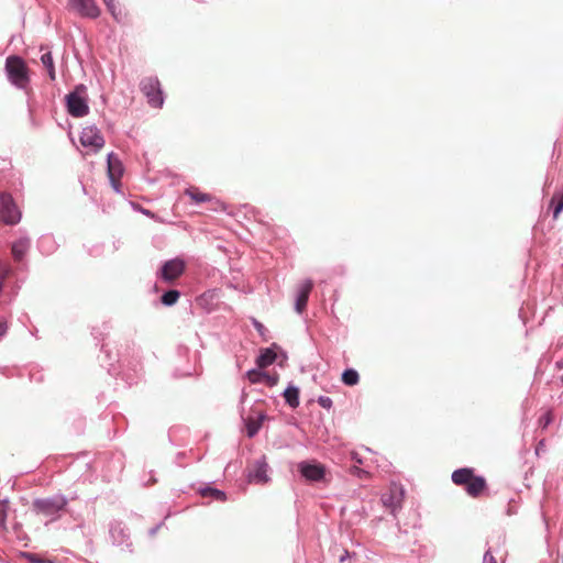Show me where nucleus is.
<instances>
[{"mask_svg": "<svg viewBox=\"0 0 563 563\" xmlns=\"http://www.w3.org/2000/svg\"><path fill=\"white\" fill-rule=\"evenodd\" d=\"M451 478L455 485L464 487L466 493L473 498L479 497L487 488L486 479L483 476L476 475L474 470L470 467L455 470Z\"/></svg>", "mask_w": 563, "mask_h": 563, "instance_id": "nucleus-1", "label": "nucleus"}, {"mask_svg": "<svg viewBox=\"0 0 563 563\" xmlns=\"http://www.w3.org/2000/svg\"><path fill=\"white\" fill-rule=\"evenodd\" d=\"M5 70L10 81L18 88H24L29 84L27 67L19 56H9L5 60Z\"/></svg>", "mask_w": 563, "mask_h": 563, "instance_id": "nucleus-2", "label": "nucleus"}, {"mask_svg": "<svg viewBox=\"0 0 563 563\" xmlns=\"http://www.w3.org/2000/svg\"><path fill=\"white\" fill-rule=\"evenodd\" d=\"M140 88L151 107L161 108L163 106V91L157 77L150 76L143 78L140 82Z\"/></svg>", "mask_w": 563, "mask_h": 563, "instance_id": "nucleus-3", "label": "nucleus"}, {"mask_svg": "<svg viewBox=\"0 0 563 563\" xmlns=\"http://www.w3.org/2000/svg\"><path fill=\"white\" fill-rule=\"evenodd\" d=\"M67 110L73 117H84L88 113V104L86 101V87L79 85L75 90L66 96Z\"/></svg>", "mask_w": 563, "mask_h": 563, "instance_id": "nucleus-4", "label": "nucleus"}, {"mask_svg": "<svg viewBox=\"0 0 563 563\" xmlns=\"http://www.w3.org/2000/svg\"><path fill=\"white\" fill-rule=\"evenodd\" d=\"M21 214L13 199L8 194H0V221L5 224H15L20 221Z\"/></svg>", "mask_w": 563, "mask_h": 563, "instance_id": "nucleus-5", "label": "nucleus"}, {"mask_svg": "<svg viewBox=\"0 0 563 563\" xmlns=\"http://www.w3.org/2000/svg\"><path fill=\"white\" fill-rule=\"evenodd\" d=\"M185 195L188 196L195 203H210V210L219 211L224 210V205L210 194L202 192L198 187H189L185 190Z\"/></svg>", "mask_w": 563, "mask_h": 563, "instance_id": "nucleus-6", "label": "nucleus"}, {"mask_svg": "<svg viewBox=\"0 0 563 563\" xmlns=\"http://www.w3.org/2000/svg\"><path fill=\"white\" fill-rule=\"evenodd\" d=\"M79 140L84 147H90L93 152H98L104 145L103 136L95 126L84 128Z\"/></svg>", "mask_w": 563, "mask_h": 563, "instance_id": "nucleus-7", "label": "nucleus"}, {"mask_svg": "<svg viewBox=\"0 0 563 563\" xmlns=\"http://www.w3.org/2000/svg\"><path fill=\"white\" fill-rule=\"evenodd\" d=\"M185 268L186 264L183 260H169L162 266L159 275L165 282L173 283L184 274Z\"/></svg>", "mask_w": 563, "mask_h": 563, "instance_id": "nucleus-8", "label": "nucleus"}, {"mask_svg": "<svg viewBox=\"0 0 563 563\" xmlns=\"http://www.w3.org/2000/svg\"><path fill=\"white\" fill-rule=\"evenodd\" d=\"M405 489L401 485L393 483L388 492L382 496V501L385 507L389 508L393 512L398 509L404 500Z\"/></svg>", "mask_w": 563, "mask_h": 563, "instance_id": "nucleus-9", "label": "nucleus"}, {"mask_svg": "<svg viewBox=\"0 0 563 563\" xmlns=\"http://www.w3.org/2000/svg\"><path fill=\"white\" fill-rule=\"evenodd\" d=\"M298 470L301 475L310 482H320L325 475V467L317 462H301L298 464Z\"/></svg>", "mask_w": 563, "mask_h": 563, "instance_id": "nucleus-10", "label": "nucleus"}, {"mask_svg": "<svg viewBox=\"0 0 563 563\" xmlns=\"http://www.w3.org/2000/svg\"><path fill=\"white\" fill-rule=\"evenodd\" d=\"M69 8L81 16L98 18L100 9L95 3V0H70Z\"/></svg>", "mask_w": 563, "mask_h": 563, "instance_id": "nucleus-11", "label": "nucleus"}, {"mask_svg": "<svg viewBox=\"0 0 563 563\" xmlns=\"http://www.w3.org/2000/svg\"><path fill=\"white\" fill-rule=\"evenodd\" d=\"M66 505V500L60 499H38L35 500L33 506L38 514L44 516H54L60 511Z\"/></svg>", "mask_w": 563, "mask_h": 563, "instance_id": "nucleus-12", "label": "nucleus"}, {"mask_svg": "<svg viewBox=\"0 0 563 563\" xmlns=\"http://www.w3.org/2000/svg\"><path fill=\"white\" fill-rule=\"evenodd\" d=\"M123 174V165L119 157L110 153L108 155V176L110 178L111 185L115 190H119L120 178Z\"/></svg>", "mask_w": 563, "mask_h": 563, "instance_id": "nucleus-13", "label": "nucleus"}, {"mask_svg": "<svg viewBox=\"0 0 563 563\" xmlns=\"http://www.w3.org/2000/svg\"><path fill=\"white\" fill-rule=\"evenodd\" d=\"M266 419L265 413L261 409H252L251 415L245 419L247 435L254 437L262 427L263 421Z\"/></svg>", "mask_w": 563, "mask_h": 563, "instance_id": "nucleus-14", "label": "nucleus"}, {"mask_svg": "<svg viewBox=\"0 0 563 563\" xmlns=\"http://www.w3.org/2000/svg\"><path fill=\"white\" fill-rule=\"evenodd\" d=\"M313 288L312 280H306L299 286L298 295L296 298L295 308L297 312L301 313L306 307L309 299V295Z\"/></svg>", "mask_w": 563, "mask_h": 563, "instance_id": "nucleus-15", "label": "nucleus"}, {"mask_svg": "<svg viewBox=\"0 0 563 563\" xmlns=\"http://www.w3.org/2000/svg\"><path fill=\"white\" fill-rule=\"evenodd\" d=\"M251 481H255L256 483H266L268 481L267 477V464L266 463H257L253 473L251 474Z\"/></svg>", "mask_w": 563, "mask_h": 563, "instance_id": "nucleus-16", "label": "nucleus"}, {"mask_svg": "<svg viewBox=\"0 0 563 563\" xmlns=\"http://www.w3.org/2000/svg\"><path fill=\"white\" fill-rule=\"evenodd\" d=\"M276 354L271 349H265L261 352L260 356L256 360V364L258 367L264 368L275 362Z\"/></svg>", "mask_w": 563, "mask_h": 563, "instance_id": "nucleus-17", "label": "nucleus"}, {"mask_svg": "<svg viewBox=\"0 0 563 563\" xmlns=\"http://www.w3.org/2000/svg\"><path fill=\"white\" fill-rule=\"evenodd\" d=\"M103 2L107 5L108 10L113 15V18L118 22H122L123 19L126 16V13L122 11L119 3L115 0H103Z\"/></svg>", "mask_w": 563, "mask_h": 563, "instance_id": "nucleus-18", "label": "nucleus"}, {"mask_svg": "<svg viewBox=\"0 0 563 563\" xmlns=\"http://www.w3.org/2000/svg\"><path fill=\"white\" fill-rule=\"evenodd\" d=\"M284 398L291 408H297L299 406V389L289 386L284 393Z\"/></svg>", "mask_w": 563, "mask_h": 563, "instance_id": "nucleus-19", "label": "nucleus"}, {"mask_svg": "<svg viewBox=\"0 0 563 563\" xmlns=\"http://www.w3.org/2000/svg\"><path fill=\"white\" fill-rule=\"evenodd\" d=\"M29 247L27 240H19L12 245V255L15 261H21Z\"/></svg>", "mask_w": 563, "mask_h": 563, "instance_id": "nucleus-20", "label": "nucleus"}, {"mask_svg": "<svg viewBox=\"0 0 563 563\" xmlns=\"http://www.w3.org/2000/svg\"><path fill=\"white\" fill-rule=\"evenodd\" d=\"M41 62H42L44 68L47 70V74H48L51 80H55V78H56L55 67H54V62H53L51 52L44 53L41 56Z\"/></svg>", "mask_w": 563, "mask_h": 563, "instance_id": "nucleus-21", "label": "nucleus"}, {"mask_svg": "<svg viewBox=\"0 0 563 563\" xmlns=\"http://www.w3.org/2000/svg\"><path fill=\"white\" fill-rule=\"evenodd\" d=\"M9 511V501L1 500L0 501V533H4L7 531V518Z\"/></svg>", "mask_w": 563, "mask_h": 563, "instance_id": "nucleus-22", "label": "nucleus"}, {"mask_svg": "<svg viewBox=\"0 0 563 563\" xmlns=\"http://www.w3.org/2000/svg\"><path fill=\"white\" fill-rule=\"evenodd\" d=\"M360 376L355 369H345L342 374V382L347 386H354L358 383Z\"/></svg>", "mask_w": 563, "mask_h": 563, "instance_id": "nucleus-23", "label": "nucleus"}, {"mask_svg": "<svg viewBox=\"0 0 563 563\" xmlns=\"http://www.w3.org/2000/svg\"><path fill=\"white\" fill-rule=\"evenodd\" d=\"M179 296L180 294L178 290H168L162 296V302L165 306H172L177 302Z\"/></svg>", "mask_w": 563, "mask_h": 563, "instance_id": "nucleus-24", "label": "nucleus"}, {"mask_svg": "<svg viewBox=\"0 0 563 563\" xmlns=\"http://www.w3.org/2000/svg\"><path fill=\"white\" fill-rule=\"evenodd\" d=\"M202 496H211L217 500L224 501L225 500V494L219 489L216 488H206L201 492Z\"/></svg>", "mask_w": 563, "mask_h": 563, "instance_id": "nucleus-25", "label": "nucleus"}, {"mask_svg": "<svg viewBox=\"0 0 563 563\" xmlns=\"http://www.w3.org/2000/svg\"><path fill=\"white\" fill-rule=\"evenodd\" d=\"M246 376L252 384H256L263 382L265 373H262L256 369H251L246 373Z\"/></svg>", "mask_w": 563, "mask_h": 563, "instance_id": "nucleus-26", "label": "nucleus"}, {"mask_svg": "<svg viewBox=\"0 0 563 563\" xmlns=\"http://www.w3.org/2000/svg\"><path fill=\"white\" fill-rule=\"evenodd\" d=\"M553 420V415L551 411L545 412L540 419L539 424L541 428L545 429Z\"/></svg>", "mask_w": 563, "mask_h": 563, "instance_id": "nucleus-27", "label": "nucleus"}, {"mask_svg": "<svg viewBox=\"0 0 563 563\" xmlns=\"http://www.w3.org/2000/svg\"><path fill=\"white\" fill-rule=\"evenodd\" d=\"M563 210V192L560 195L559 202L554 207L553 218L556 220Z\"/></svg>", "mask_w": 563, "mask_h": 563, "instance_id": "nucleus-28", "label": "nucleus"}, {"mask_svg": "<svg viewBox=\"0 0 563 563\" xmlns=\"http://www.w3.org/2000/svg\"><path fill=\"white\" fill-rule=\"evenodd\" d=\"M318 404L325 409H330L332 407V400L330 397L327 396L319 397Z\"/></svg>", "mask_w": 563, "mask_h": 563, "instance_id": "nucleus-29", "label": "nucleus"}, {"mask_svg": "<svg viewBox=\"0 0 563 563\" xmlns=\"http://www.w3.org/2000/svg\"><path fill=\"white\" fill-rule=\"evenodd\" d=\"M351 473L357 475L360 478H367L369 475L368 472H366L357 466H353L351 468Z\"/></svg>", "mask_w": 563, "mask_h": 563, "instance_id": "nucleus-30", "label": "nucleus"}, {"mask_svg": "<svg viewBox=\"0 0 563 563\" xmlns=\"http://www.w3.org/2000/svg\"><path fill=\"white\" fill-rule=\"evenodd\" d=\"M8 331V323L7 320L3 318H0V338L3 336Z\"/></svg>", "mask_w": 563, "mask_h": 563, "instance_id": "nucleus-31", "label": "nucleus"}, {"mask_svg": "<svg viewBox=\"0 0 563 563\" xmlns=\"http://www.w3.org/2000/svg\"><path fill=\"white\" fill-rule=\"evenodd\" d=\"M263 382H265L268 386H274L277 383V377L265 374Z\"/></svg>", "mask_w": 563, "mask_h": 563, "instance_id": "nucleus-32", "label": "nucleus"}, {"mask_svg": "<svg viewBox=\"0 0 563 563\" xmlns=\"http://www.w3.org/2000/svg\"><path fill=\"white\" fill-rule=\"evenodd\" d=\"M484 562L485 563H498L497 560L494 558L490 551H487L484 555Z\"/></svg>", "mask_w": 563, "mask_h": 563, "instance_id": "nucleus-33", "label": "nucleus"}, {"mask_svg": "<svg viewBox=\"0 0 563 563\" xmlns=\"http://www.w3.org/2000/svg\"><path fill=\"white\" fill-rule=\"evenodd\" d=\"M26 558H27L31 562H33V563H45V561H44V560L38 559L36 554H31V553H29V554H26Z\"/></svg>", "mask_w": 563, "mask_h": 563, "instance_id": "nucleus-34", "label": "nucleus"}, {"mask_svg": "<svg viewBox=\"0 0 563 563\" xmlns=\"http://www.w3.org/2000/svg\"><path fill=\"white\" fill-rule=\"evenodd\" d=\"M253 323H254L255 329H256L261 334H263V332H264V330H265V327H264L261 322H258V321H256V320H254V322H253Z\"/></svg>", "mask_w": 563, "mask_h": 563, "instance_id": "nucleus-35", "label": "nucleus"}, {"mask_svg": "<svg viewBox=\"0 0 563 563\" xmlns=\"http://www.w3.org/2000/svg\"><path fill=\"white\" fill-rule=\"evenodd\" d=\"M352 460H354L356 463H360V464L362 463V460L358 459L357 454L354 452L352 453Z\"/></svg>", "mask_w": 563, "mask_h": 563, "instance_id": "nucleus-36", "label": "nucleus"}, {"mask_svg": "<svg viewBox=\"0 0 563 563\" xmlns=\"http://www.w3.org/2000/svg\"><path fill=\"white\" fill-rule=\"evenodd\" d=\"M347 555H349V552L345 551V554L341 556L340 562H343L345 560V556H347Z\"/></svg>", "mask_w": 563, "mask_h": 563, "instance_id": "nucleus-37", "label": "nucleus"}]
</instances>
